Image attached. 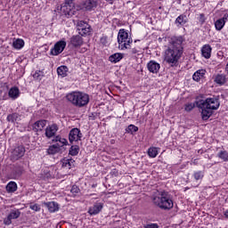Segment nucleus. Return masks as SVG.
<instances>
[{"label":"nucleus","instance_id":"6e6d98bb","mask_svg":"<svg viewBox=\"0 0 228 228\" xmlns=\"http://www.w3.org/2000/svg\"><path fill=\"white\" fill-rule=\"evenodd\" d=\"M198 152H199L200 154H202V150H199Z\"/></svg>","mask_w":228,"mask_h":228},{"label":"nucleus","instance_id":"6e6552de","mask_svg":"<svg viewBox=\"0 0 228 228\" xmlns=\"http://www.w3.org/2000/svg\"><path fill=\"white\" fill-rule=\"evenodd\" d=\"M83 138V133L79 128H72L69 134V143H74V142H81Z\"/></svg>","mask_w":228,"mask_h":228},{"label":"nucleus","instance_id":"aec40b11","mask_svg":"<svg viewBox=\"0 0 228 228\" xmlns=\"http://www.w3.org/2000/svg\"><path fill=\"white\" fill-rule=\"evenodd\" d=\"M211 45H205L202 48H201V54L204 58H206L207 60H209V58H211Z\"/></svg>","mask_w":228,"mask_h":228},{"label":"nucleus","instance_id":"6ab92c4d","mask_svg":"<svg viewBox=\"0 0 228 228\" xmlns=\"http://www.w3.org/2000/svg\"><path fill=\"white\" fill-rule=\"evenodd\" d=\"M72 8L74 7L64 4V5H61V12L64 13L66 17H72V15L74 14V12H72Z\"/></svg>","mask_w":228,"mask_h":228},{"label":"nucleus","instance_id":"a18cd8bd","mask_svg":"<svg viewBox=\"0 0 228 228\" xmlns=\"http://www.w3.org/2000/svg\"><path fill=\"white\" fill-rule=\"evenodd\" d=\"M97 118V113H92L89 115V120H95Z\"/></svg>","mask_w":228,"mask_h":228},{"label":"nucleus","instance_id":"37998d69","mask_svg":"<svg viewBox=\"0 0 228 228\" xmlns=\"http://www.w3.org/2000/svg\"><path fill=\"white\" fill-rule=\"evenodd\" d=\"M144 228H159L158 224H146Z\"/></svg>","mask_w":228,"mask_h":228},{"label":"nucleus","instance_id":"864d4df0","mask_svg":"<svg viewBox=\"0 0 228 228\" xmlns=\"http://www.w3.org/2000/svg\"><path fill=\"white\" fill-rule=\"evenodd\" d=\"M107 3H110V4H113V3L115 2V0H106Z\"/></svg>","mask_w":228,"mask_h":228},{"label":"nucleus","instance_id":"423d86ee","mask_svg":"<svg viewBox=\"0 0 228 228\" xmlns=\"http://www.w3.org/2000/svg\"><path fill=\"white\" fill-rule=\"evenodd\" d=\"M78 35L80 37H90L92 35V26L84 20H79L77 23Z\"/></svg>","mask_w":228,"mask_h":228},{"label":"nucleus","instance_id":"a19ab883","mask_svg":"<svg viewBox=\"0 0 228 228\" xmlns=\"http://www.w3.org/2000/svg\"><path fill=\"white\" fill-rule=\"evenodd\" d=\"M30 209H32V211H40V207L38 204L30 205Z\"/></svg>","mask_w":228,"mask_h":228},{"label":"nucleus","instance_id":"a211bd4d","mask_svg":"<svg viewBox=\"0 0 228 228\" xmlns=\"http://www.w3.org/2000/svg\"><path fill=\"white\" fill-rule=\"evenodd\" d=\"M44 204L47 208V209L50 211V213H56V211L60 209L58 203L54 201L45 202Z\"/></svg>","mask_w":228,"mask_h":228},{"label":"nucleus","instance_id":"4d7b16f0","mask_svg":"<svg viewBox=\"0 0 228 228\" xmlns=\"http://www.w3.org/2000/svg\"><path fill=\"white\" fill-rule=\"evenodd\" d=\"M95 186H97V184H93V185H92V188H95Z\"/></svg>","mask_w":228,"mask_h":228},{"label":"nucleus","instance_id":"ddd939ff","mask_svg":"<svg viewBox=\"0 0 228 228\" xmlns=\"http://www.w3.org/2000/svg\"><path fill=\"white\" fill-rule=\"evenodd\" d=\"M147 69L149 72H151V74H158V72H159V69H161V65H159L156 61H150L147 64Z\"/></svg>","mask_w":228,"mask_h":228},{"label":"nucleus","instance_id":"4be33fe9","mask_svg":"<svg viewBox=\"0 0 228 228\" xmlns=\"http://www.w3.org/2000/svg\"><path fill=\"white\" fill-rule=\"evenodd\" d=\"M122 58H124V54L114 53L109 57V60H110V61H111V63H118V61H120V60H122Z\"/></svg>","mask_w":228,"mask_h":228},{"label":"nucleus","instance_id":"f03ea898","mask_svg":"<svg viewBox=\"0 0 228 228\" xmlns=\"http://www.w3.org/2000/svg\"><path fill=\"white\" fill-rule=\"evenodd\" d=\"M183 42H184V38L181 36L171 37L172 45L166 51L165 57L167 63H169L171 67H175L183 56L184 52Z\"/></svg>","mask_w":228,"mask_h":228},{"label":"nucleus","instance_id":"c9c22d12","mask_svg":"<svg viewBox=\"0 0 228 228\" xmlns=\"http://www.w3.org/2000/svg\"><path fill=\"white\" fill-rule=\"evenodd\" d=\"M148 155L150 156V158H156V156H158V149L157 148H150L148 150Z\"/></svg>","mask_w":228,"mask_h":228},{"label":"nucleus","instance_id":"09e8293b","mask_svg":"<svg viewBox=\"0 0 228 228\" xmlns=\"http://www.w3.org/2000/svg\"><path fill=\"white\" fill-rule=\"evenodd\" d=\"M61 140V137L60 135H57L54 137V139H53V142H59Z\"/></svg>","mask_w":228,"mask_h":228},{"label":"nucleus","instance_id":"e433bc0d","mask_svg":"<svg viewBox=\"0 0 228 228\" xmlns=\"http://www.w3.org/2000/svg\"><path fill=\"white\" fill-rule=\"evenodd\" d=\"M33 77L37 79V81H42V77H44L43 71H36L33 75Z\"/></svg>","mask_w":228,"mask_h":228},{"label":"nucleus","instance_id":"0eeeda50","mask_svg":"<svg viewBox=\"0 0 228 228\" xmlns=\"http://www.w3.org/2000/svg\"><path fill=\"white\" fill-rule=\"evenodd\" d=\"M99 6V0H84L81 8L84 12H94Z\"/></svg>","mask_w":228,"mask_h":228},{"label":"nucleus","instance_id":"20e7f679","mask_svg":"<svg viewBox=\"0 0 228 228\" xmlns=\"http://www.w3.org/2000/svg\"><path fill=\"white\" fill-rule=\"evenodd\" d=\"M67 101L77 106V108H83L90 102V96L82 92H72L66 95Z\"/></svg>","mask_w":228,"mask_h":228},{"label":"nucleus","instance_id":"bb28decb","mask_svg":"<svg viewBox=\"0 0 228 228\" xmlns=\"http://www.w3.org/2000/svg\"><path fill=\"white\" fill-rule=\"evenodd\" d=\"M188 22V17L184 14H181L175 20V24H180V26H184Z\"/></svg>","mask_w":228,"mask_h":228},{"label":"nucleus","instance_id":"58836bf2","mask_svg":"<svg viewBox=\"0 0 228 228\" xmlns=\"http://www.w3.org/2000/svg\"><path fill=\"white\" fill-rule=\"evenodd\" d=\"M80 190H79V187H77V185H73L71 187V190H70V192L73 194V195H77V193H79Z\"/></svg>","mask_w":228,"mask_h":228},{"label":"nucleus","instance_id":"473e14b6","mask_svg":"<svg viewBox=\"0 0 228 228\" xmlns=\"http://www.w3.org/2000/svg\"><path fill=\"white\" fill-rule=\"evenodd\" d=\"M217 158L223 159V161H228V152L227 151H221L217 154Z\"/></svg>","mask_w":228,"mask_h":228},{"label":"nucleus","instance_id":"3c124183","mask_svg":"<svg viewBox=\"0 0 228 228\" xmlns=\"http://www.w3.org/2000/svg\"><path fill=\"white\" fill-rule=\"evenodd\" d=\"M131 53L132 54H136L138 53V50L136 48H133Z\"/></svg>","mask_w":228,"mask_h":228},{"label":"nucleus","instance_id":"39448f33","mask_svg":"<svg viewBox=\"0 0 228 228\" xmlns=\"http://www.w3.org/2000/svg\"><path fill=\"white\" fill-rule=\"evenodd\" d=\"M118 44L122 50L131 48L133 39L129 37V34L124 28L119 29V32L118 34Z\"/></svg>","mask_w":228,"mask_h":228},{"label":"nucleus","instance_id":"5fc2aeb1","mask_svg":"<svg viewBox=\"0 0 228 228\" xmlns=\"http://www.w3.org/2000/svg\"><path fill=\"white\" fill-rule=\"evenodd\" d=\"M224 216L228 218V209L224 212Z\"/></svg>","mask_w":228,"mask_h":228},{"label":"nucleus","instance_id":"c03bdc74","mask_svg":"<svg viewBox=\"0 0 228 228\" xmlns=\"http://www.w3.org/2000/svg\"><path fill=\"white\" fill-rule=\"evenodd\" d=\"M59 143H61L63 147V145H67V143H69V141H67V139H65V138L61 137V140L59 141Z\"/></svg>","mask_w":228,"mask_h":228},{"label":"nucleus","instance_id":"c85d7f7f","mask_svg":"<svg viewBox=\"0 0 228 228\" xmlns=\"http://www.w3.org/2000/svg\"><path fill=\"white\" fill-rule=\"evenodd\" d=\"M14 49H22L24 47V40L18 38L12 43Z\"/></svg>","mask_w":228,"mask_h":228},{"label":"nucleus","instance_id":"72a5a7b5","mask_svg":"<svg viewBox=\"0 0 228 228\" xmlns=\"http://www.w3.org/2000/svg\"><path fill=\"white\" fill-rule=\"evenodd\" d=\"M195 181H202L204 179V171H196L193 174Z\"/></svg>","mask_w":228,"mask_h":228},{"label":"nucleus","instance_id":"603ef678","mask_svg":"<svg viewBox=\"0 0 228 228\" xmlns=\"http://www.w3.org/2000/svg\"><path fill=\"white\" fill-rule=\"evenodd\" d=\"M225 72H226V77L228 79V62H227L226 67H225Z\"/></svg>","mask_w":228,"mask_h":228},{"label":"nucleus","instance_id":"b1692460","mask_svg":"<svg viewBox=\"0 0 228 228\" xmlns=\"http://www.w3.org/2000/svg\"><path fill=\"white\" fill-rule=\"evenodd\" d=\"M205 74H206V70L199 69L193 74L192 78L194 81H200V79L204 77Z\"/></svg>","mask_w":228,"mask_h":228},{"label":"nucleus","instance_id":"de8ad7c7","mask_svg":"<svg viewBox=\"0 0 228 228\" xmlns=\"http://www.w3.org/2000/svg\"><path fill=\"white\" fill-rule=\"evenodd\" d=\"M53 147H55L58 150V151L60 152V147H63V146L60 142H57V143L53 144Z\"/></svg>","mask_w":228,"mask_h":228},{"label":"nucleus","instance_id":"f704fd0d","mask_svg":"<svg viewBox=\"0 0 228 228\" xmlns=\"http://www.w3.org/2000/svg\"><path fill=\"white\" fill-rule=\"evenodd\" d=\"M7 120L8 122H17V120H19V114L18 113H12V114H9L7 116Z\"/></svg>","mask_w":228,"mask_h":228},{"label":"nucleus","instance_id":"4468645a","mask_svg":"<svg viewBox=\"0 0 228 228\" xmlns=\"http://www.w3.org/2000/svg\"><path fill=\"white\" fill-rule=\"evenodd\" d=\"M58 131V125L53 124L45 129V136L47 138H53L54 134H56V132Z\"/></svg>","mask_w":228,"mask_h":228},{"label":"nucleus","instance_id":"5701e85b","mask_svg":"<svg viewBox=\"0 0 228 228\" xmlns=\"http://www.w3.org/2000/svg\"><path fill=\"white\" fill-rule=\"evenodd\" d=\"M69 72V68L67 66H61L57 68L58 76H61V77H67Z\"/></svg>","mask_w":228,"mask_h":228},{"label":"nucleus","instance_id":"cd10ccee","mask_svg":"<svg viewBox=\"0 0 228 228\" xmlns=\"http://www.w3.org/2000/svg\"><path fill=\"white\" fill-rule=\"evenodd\" d=\"M227 80V77L224 74H218L216 75L215 78V82L217 85H225V81Z\"/></svg>","mask_w":228,"mask_h":228},{"label":"nucleus","instance_id":"79ce46f5","mask_svg":"<svg viewBox=\"0 0 228 228\" xmlns=\"http://www.w3.org/2000/svg\"><path fill=\"white\" fill-rule=\"evenodd\" d=\"M64 4L67 6H72L74 8V0H65Z\"/></svg>","mask_w":228,"mask_h":228},{"label":"nucleus","instance_id":"9b49d317","mask_svg":"<svg viewBox=\"0 0 228 228\" xmlns=\"http://www.w3.org/2000/svg\"><path fill=\"white\" fill-rule=\"evenodd\" d=\"M24 174V167L16 165L11 173V178L19 179Z\"/></svg>","mask_w":228,"mask_h":228},{"label":"nucleus","instance_id":"c756f323","mask_svg":"<svg viewBox=\"0 0 228 228\" xmlns=\"http://www.w3.org/2000/svg\"><path fill=\"white\" fill-rule=\"evenodd\" d=\"M224 26H225L224 20L218 19L215 22V27L217 31H222V29H224Z\"/></svg>","mask_w":228,"mask_h":228},{"label":"nucleus","instance_id":"ea45409f","mask_svg":"<svg viewBox=\"0 0 228 228\" xmlns=\"http://www.w3.org/2000/svg\"><path fill=\"white\" fill-rule=\"evenodd\" d=\"M101 44H102V45H106L108 44V37L103 36L101 37L100 39Z\"/></svg>","mask_w":228,"mask_h":228},{"label":"nucleus","instance_id":"f8f14e48","mask_svg":"<svg viewBox=\"0 0 228 228\" xmlns=\"http://www.w3.org/2000/svg\"><path fill=\"white\" fill-rule=\"evenodd\" d=\"M26 154V148L22 145H20L12 151V158L13 159H20Z\"/></svg>","mask_w":228,"mask_h":228},{"label":"nucleus","instance_id":"2f4dec72","mask_svg":"<svg viewBox=\"0 0 228 228\" xmlns=\"http://www.w3.org/2000/svg\"><path fill=\"white\" fill-rule=\"evenodd\" d=\"M137 131H138V126L134 125H129L126 129V132L130 134H134V133H137Z\"/></svg>","mask_w":228,"mask_h":228},{"label":"nucleus","instance_id":"9d476101","mask_svg":"<svg viewBox=\"0 0 228 228\" xmlns=\"http://www.w3.org/2000/svg\"><path fill=\"white\" fill-rule=\"evenodd\" d=\"M20 216V209H12L11 213L4 219V225H11L12 220H17Z\"/></svg>","mask_w":228,"mask_h":228},{"label":"nucleus","instance_id":"412c9836","mask_svg":"<svg viewBox=\"0 0 228 228\" xmlns=\"http://www.w3.org/2000/svg\"><path fill=\"white\" fill-rule=\"evenodd\" d=\"M8 95L12 101H15V99H19V95H20V92L19 91V87H12L9 90Z\"/></svg>","mask_w":228,"mask_h":228},{"label":"nucleus","instance_id":"1a4fd4ad","mask_svg":"<svg viewBox=\"0 0 228 228\" xmlns=\"http://www.w3.org/2000/svg\"><path fill=\"white\" fill-rule=\"evenodd\" d=\"M65 47H67V42L58 41L51 50L50 54H52V56H58V54H61V53H63Z\"/></svg>","mask_w":228,"mask_h":228},{"label":"nucleus","instance_id":"a878e982","mask_svg":"<svg viewBox=\"0 0 228 228\" xmlns=\"http://www.w3.org/2000/svg\"><path fill=\"white\" fill-rule=\"evenodd\" d=\"M74 163H76V161L72 159H63L62 167L66 168H72L74 167Z\"/></svg>","mask_w":228,"mask_h":228},{"label":"nucleus","instance_id":"2eb2a0df","mask_svg":"<svg viewBox=\"0 0 228 228\" xmlns=\"http://www.w3.org/2000/svg\"><path fill=\"white\" fill-rule=\"evenodd\" d=\"M70 44L73 47H81V45H83V37L79 35L73 36L70 38Z\"/></svg>","mask_w":228,"mask_h":228},{"label":"nucleus","instance_id":"dca6fc26","mask_svg":"<svg viewBox=\"0 0 228 228\" xmlns=\"http://www.w3.org/2000/svg\"><path fill=\"white\" fill-rule=\"evenodd\" d=\"M45 126H47V120L40 119L34 123L33 129L36 130L37 132L42 131L45 127Z\"/></svg>","mask_w":228,"mask_h":228},{"label":"nucleus","instance_id":"4c0bfd02","mask_svg":"<svg viewBox=\"0 0 228 228\" xmlns=\"http://www.w3.org/2000/svg\"><path fill=\"white\" fill-rule=\"evenodd\" d=\"M47 152L48 154L54 155V154H58V152L60 151L57 150L56 146H53V144L47 149Z\"/></svg>","mask_w":228,"mask_h":228},{"label":"nucleus","instance_id":"393cba45","mask_svg":"<svg viewBox=\"0 0 228 228\" xmlns=\"http://www.w3.org/2000/svg\"><path fill=\"white\" fill-rule=\"evenodd\" d=\"M5 188L8 193H14V191H17V183L9 182Z\"/></svg>","mask_w":228,"mask_h":228},{"label":"nucleus","instance_id":"f257e3e1","mask_svg":"<svg viewBox=\"0 0 228 228\" xmlns=\"http://www.w3.org/2000/svg\"><path fill=\"white\" fill-rule=\"evenodd\" d=\"M199 108L201 110V118L202 120H208V118L213 115L215 110L220 108V102L218 98H207L206 100H196L193 103H189L185 105V111H191L193 108Z\"/></svg>","mask_w":228,"mask_h":228},{"label":"nucleus","instance_id":"8fccbe9b","mask_svg":"<svg viewBox=\"0 0 228 228\" xmlns=\"http://www.w3.org/2000/svg\"><path fill=\"white\" fill-rule=\"evenodd\" d=\"M200 21L204 22V14H200Z\"/></svg>","mask_w":228,"mask_h":228},{"label":"nucleus","instance_id":"7c9ffc66","mask_svg":"<svg viewBox=\"0 0 228 228\" xmlns=\"http://www.w3.org/2000/svg\"><path fill=\"white\" fill-rule=\"evenodd\" d=\"M69 154L70 156H77V154H79V146H77V145H72V146L69 148Z\"/></svg>","mask_w":228,"mask_h":228},{"label":"nucleus","instance_id":"f3484780","mask_svg":"<svg viewBox=\"0 0 228 228\" xmlns=\"http://www.w3.org/2000/svg\"><path fill=\"white\" fill-rule=\"evenodd\" d=\"M102 211V203H96L89 208V215H99Z\"/></svg>","mask_w":228,"mask_h":228},{"label":"nucleus","instance_id":"49530a36","mask_svg":"<svg viewBox=\"0 0 228 228\" xmlns=\"http://www.w3.org/2000/svg\"><path fill=\"white\" fill-rule=\"evenodd\" d=\"M221 20H224V24L228 20V13L224 14L223 18H221Z\"/></svg>","mask_w":228,"mask_h":228},{"label":"nucleus","instance_id":"7ed1b4c3","mask_svg":"<svg viewBox=\"0 0 228 228\" xmlns=\"http://www.w3.org/2000/svg\"><path fill=\"white\" fill-rule=\"evenodd\" d=\"M151 200L154 206L163 209L164 211H170L174 208V200L172 196L167 191H156L151 196Z\"/></svg>","mask_w":228,"mask_h":228}]
</instances>
